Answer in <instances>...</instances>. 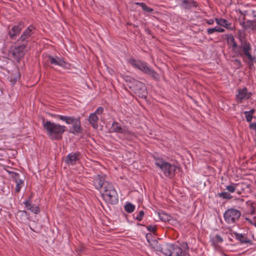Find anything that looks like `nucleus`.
Instances as JSON below:
<instances>
[{"label":"nucleus","instance_id":"1","mask_svg":"<svg viewBox=\"0 0 256 256\" xmlns=\"http://www.w3.org/2000/svg\"><path fill=\"white\" fill-rule=\"evenodd\" d=\"M42 126L46 131L47 134L52 140H58L62 138V136L66 130L64 126L51 122L49 120H42Z\"/></svg>","mask_w":256,"mask_h":256},{"label":"nucleus","instance_id":"2","mask_svg":"<svg viewBox=\"0 0 256 256\" xmlns=\"http://www.w3.org/2000/svg\"><path fill=\"white\" fill-rule=\"evenodd\" d=\"M124 80L128 86L139 97L142 98L146 97L147 92L144 83L128 76H126Z\"/></svg>","mask_w":256,"mask_h":256},{"label":"nucleus","instance_id":"3","mask_svg":"<svg viewBox=\"0 0 256 256\" xmlns=\"http://www.w3.org/2000/svg\"><path fill=\"white\" fill-rule=\"evenodd\" d=\"M154 164L162 172L164 176L170 178H172L174 176L177 168L174 164L160 158H154Z\"/></svg>","mask_w":256,"mask_h":256},{"label":"nucleus","instance_id":"4","mask_svg":"<svg viewBox=\"0 0 256 256\" xmlns=\"http://www.w3.org/2000/svg\"><path fill=\"white\" fill-rule=\"evenodd\" d=\"M128 63L133 67L139 69L140 70L152 76L154 79H158L159 78L158 74L150 67L145 62L131 58L128 60Z\"/></svg>","mask_w":256,"mask_h":256},{"label":"nucleus","instance_id":"5","mask_svg":"<svg viewBox=\"0 0 256 256\" xmlns=\"http://www.w3.org/2000/svg\"><path fill=\"white\" fill-rule=\"evenodd\" d=\"M56 116L58 118L65 122L67 124L72 125V130H70V133L76 134L82 132V128L81 126L80 118H75L73 116L62 115H57Z\"/></svg>","mask_w":256,"mask_h":256},{"label":"nucleus","instance_id":"6","mask_svg":"<svg viewBox=\"0 0 256 256\" xmlns=\"http://www.w3.org/2000/svg\"><path fill=\"white\" fill-rule=\"evenodd\" d=\"M102 196L104 200L110 204L118 202V196L116 190L110 183H106Z\"/></svg>","mask_w":256,"mask_h":256},{"label":"nucleus","instance_id":"7","mask_svg":"<svg viewBox=\"0 0 256 256\" xmlns=\"http://www.w3.org/2000/svg\"><path fill=\"white\" fill-rule=\"evenodd\" d=\"M240 48L243 52H240L239 55L242 58H244V56L247 58L248 60L246 61L244 58V61L246 62L249 66L251 68L254 66V62L256 61V58L255 56L250 54V52L252 50V47L250 44L248 42H244L242 43Z\"/></svg>","mask_w":256,"mask_h":256},{"label":"nucleus","instance_id":"8","mask_svg":"<svg viewBox=\"0 0 256 256\" xmlns=\"http://www.w3.org/2000/svg\"><path fill=\"white\" fill-rule=\"evenodd\" d=\"M241 213L240 210L234 208L228 209L224 214V220L228 224H234L238 221Z\"/></svg>","mask_w":256,"mask_h":256},{"label":"nucleus","instance_id":"9","mask_svg":"<svg viewBox=\"0 0 256 256\" xmlns=\"http://www.w3.org/2000/svg\"><path fill=\"white\" fill-rule=\"evenodd\" d=\"M250 96L251 94L248 92V90L246 88H243L238 90L236 99L238 102L241 103L243 100L248 99Z\"/></svg>","mask_w":256,"mask_h":256},{"label":"nucleus","instance_id":"10","mask_svg":"<svg viewBox=\"0 0 256 256\" xmlns=\"http://www.w3.org/2000/svg\"><path fill=\"white\" fill-rule=\"evenodd\" d=\"M170 256H189L186 250H182L178 246L172 244Z\"/></svg>","mask_w":256,"mask_h":256},{"label":"nucleus","instance_id":"11","mask_svg":"<svg viewBox=\"0 0 256 256\" xmlns=\"http://www.w3.org/2000/svg\"><path fill=\"white\" fill-rule=\"evenodd\" d=\"M106 183H110L105 180L104 177L100 174L96 175L94 180V184L95 188L100 190L102 188H104V185Z\"/></svg>","mask_w":256,"mask_h":256},{"label":"nucleus","instance_id":"12","mask_svg":"<svg viewBox=\"0 0 256 256\" xmlns=\"http://www.w3.org/2000/svg\"><path fill=\"white\" fill-rule=\"evenodd\" d=\"M24 48L25 46H24L14 48L12 52V56L16 60H18L24 56L25 54Z\"/></svg>","mask_w":256,"mask_h":256},{"label":"nucleus","instance_id":"13","mask_svg":"<svg viewBox=\"0 0 256 256\" xmlns=\"http://www.w3.org/2000/svg\"><path fill=\"white\" fill-rule=\"evenodd\" d=\"M80 159V156L78 152H72L68 154L66 158V162L68 165H74Z\"/></svg>","mask_w":256,"mask_h":256},{"label":"nucleus","instance_id":"14","mask_svg":"<svg viewBox=\"0 0 256 256\" xmlns=\"http://www.w3.org/2000/svg\"><path fill=\"white\" fill-rule=\"evenodd\" d=\"M48 60L51 64H52L64 68L66 66V63L64 62V60L62 58L58 56L53 57L50 56H48Z\"/></svg>","mask_w":256,"mask_h":256},{"label":"nucleus","instance_id":"15","mask_svg":"<svg viewBox=\"0 0 256 256\" xmlns=\"http://www.w3.org/2000/svg\"><path fill=\"white\" fill-rule=\"evenodd\" d=\"M111 130L112 132L130 134V132L128 130H126L124 127H122L118 123L116 122L112 124L111 127Z\"/></svg>","mask_w":256,"mask_h":256},{"label":"nucleus","instance_id":"16","mask_svg":"<svg viewBox=\"0 0 256 256\" xmlns=\"http://www.w3.org/2000/svg\"><path fill=\"white\" fill-rule=\"evenodd\" d=\"M240 24L245 30L251 29L253 31L256 30V24L253 20L240 21Z\"/></svg>","mask_w":256,"mask_h":256},{"label":"nucleus","instance_id":"17","mask_svg":"<svg viewBox=\"0 0 256 256\" xmlns=\"http://www.w3.org/2000/svg\"><path fill=\"white\" fill-rule=\"evenodd\" d=\"M215 21L216 24L222 26L224 27L225 28L230 30H234V27L232 26L231 23L228 22L224 18H216Z\"/></svg>","mask_w":256,"mask_h":256},{"label":"nucleus","instance_id":"18","mask_svg":"<svg viewBox=\"0 0 256 256\" xmlns=\"http://www.w3.org/2000/svg\"><path fill=\"white\" fill-rule=\"evenodd\" d=\"M22 30V27L20 25L14 26L12 29L9 30L8 34L12 39H15L20 34Z\"/></svg>","mask_w":256,"mask_h":256},{"label":"nucleus","instance_id":"19","mask_svg":"<svg viewBox=\"0 0 256 256\" xmlns=\"http://www.w3.org/2000/svg\"><path fill=\"white\" fill-rule=\"evenodd\" d=\"M34 29L32 26H29L22 33L20 38V40L23 42L30 38L32 34V30Z\"/></svg>","mask_w":256,"mask_h":256},{"label":"nucleus","instance_id":"20","mask_svg":"<svg viewBox=\"0 0 256 256\" xmlns=\"http://www.w3.org/2000/svg\"><path fill=\"white\" fill-rule=\"evenodd\" d=\"M146 237L150 246L155 251L159 252L162 246L158 242L155 238L149 239L148 235H146Z\"/></svg>","mask_w":256,"mask_h":256},{"label":"nucleus","instance_id":"21","mask_svg":"<svg viewBox=\"0 0 256 256\" xmlns=\"http://www.w3.org/2000/svg\"><path fill=\"white\" fill-rule=\"evenodd\" d=\"M172 244H164L162 246V247L160 250V252H161L164 256H170V250L172 248Z\"/></svg>","mask_w":256,"mask_h":256},{"label":"nucleus","instance_id":"22","mask_svg":"<svg viewBox=\"0 0 256 256\" xmlns=\"http://www.w3.org/2000/svg\"><path fill=\"white\" fill-rule=\"evenodd\" d=\"M88 120L90 124L94 128L96 129L98 128V118L96 114H91L89 116Z\"/></svg>","mask_w":256,"mask_h":256},{"label":"nucleus","instance_id":"23","mask_svg":"<svg viewBox=\"0 0 256 256\" xmlns=\"http://www.w3.org/2000/svg\"><path fill=\"white\" fill-rule=\"evenodd\" d=\"M24 203L25 204V206L27 208V209L30 210L34 214H38L39 212L40 209L38 206L32 204L28 201H26Z\"/></svg>","mask_w":256,"mask_h":256},{"label":"nucleus","instance_id":"24","mask_svg":"<svg viewBox=\"0 0 256 256\" xmlns=\"http://www.w3.org/2000/svg\"><path fill=\"white\" fill-rule=\"evenodd\" d=\"M254 204L250 201H248L246 202V212L250 214H255Z\"/></svg>","mask_w":256,"mask_h":256},{"label":"nucleus","instance_id":"25","mask_svg":"<svg viewBox=\"0 0 256 256\" xmlns=\"http://www.w3.org/2000/svg\"><path fill=\"white\" fill-rule=\"evenodd\" d=\"M224 29L219 26H216L207 30V32L208 34H212L214 32H224Z\"/></svg>","mask_w":256,"mask_h":256},{"label":"nucleus","instance_id":"26","mask_svg":"<svg viewBox=\"0 0 256 256\" xmlns=\"http://www.w3.org/2000/svg\"><path fill=\"white\" fill-rule=\"evenodd\" d=\"M16 192L18 193L20 192L21 188L24 186V182L22 180H20L18 178H16Z\"/></svg>","mask_w":256,"mask_h":256},{"label":"nucleus","instance_id":"27","mask_svg":"<svg viewBox=\"0 0 256 256\" xmlns=\"http://www.w3.org/2000/svg\"><path fill=\"white\" fill-rule=\"evenodd\" d=\"M159 218L162 221L166 222L170 220L171 217L170 215L164 213V212H160L158 213Z\"/></svg>","mask_w":256,"mask_h":256},{"label":"nucleus","instance_id":"28","mask_svg":"<svg viewBox=\"0 0 256 256\" xmlns=\"http://www.w3.org/2000/svg\"><path fill=\"white\" fill-rule=\"evenodd\" d=\"M228 42L232 44V50H234L235 49L238 47V44L234 40V37L232 36H230L228 37Z\"/></svg>","mask_w":256,"mask_h":256},{"label":"nucleus","instance_id":"29","mask_svg":"<svg viewBox=\"0 0 256 256\" xmlns=\"http://www.w3.org/2000/svg\"><path fill=\"white\" fill-rule=\"evenodd\" d=\"M134 208L135 206L131 203H128L124 206L125 210L128 213L133 212Z\"/></svg>","mask_w":256,"mask_h":256},{"label":"nucleus","instance_id":"30","mask_svg":"<svg viewBox=\"0 0 256 256\" xmlns=\"http://www.w3.org/2000/svg\"><path fill=\"white\" fill-rule=\"evenodd\" d=\"M234 235L236 238L238 240L242 242H247L246 237V236L245 234L234 233Z\"/></svg>","mask_w":256,"mask_h":256},{"label":"nucleus","instance_id":"31","mask_svg":"<svg viewBox=\"0 0 256 256\" xmlns=\"http://www.w3.org/2000/svg\"><path fill=\"white\" fill-rule=\"evenodd\" d=\"M238 184H232L226 186V190L230 192H234Z\"/></svg>","mask_w":256,"mask_h":256},{"label":"nucleus","instance_id":"32","mask_svg":"<svg viewBox=\"0 0 256 256\" xmlns=\"http://www.w3.org/2000/svg\"><path fill=\"white\" fill-rule=\"evenodd\" d=\"M219 196L222 198L227 200L231 199L232 198V196L230 194L226 192H223L219 194Z\"/></svg>","mask_w":256,"mask_h":256},{"label":"nucleus","instance_id":"33","mask_svg":"<svg viewBox=\"0 0 256 256\" xmlns=\"http://www.w3.org/2000/svg\"><path fill=\"white\" fill-rule=\"evenodd\" d=\"M245 219L249 224L256 226V216H254L252 218H246Z\"/></svg>","mask_w":256,"mask_h":256},{"label":"nucleus","instance_id":"34","mask_svg":"<svg viewBox=\"0 0 256 256\" xmlns=\"http://www.w3.org/2000/svg\"><path fill=\"white\" fill-rule=\"evenodd\" d=\"M246 120L248 122H250L252 119V115L249 112L246 111L244 112Z\"/></svg>","mask_w":256,"mask_h":256},{"label":"nucleus","instance_id":"35","mask_svg":"<svg viewBox=\"0 0 256 256\" xmlns=\"http://www.w3.org/2000/svg\"><path fill=\"white\" fill-rule=\"evenodd\" d=\"M141 7L144 10L148 12H152L154 11V10L152 8L148 7L146 4H141Z\"/></svg>","mask_w":256,"mask_h":256},{"label":"nucleus","instance_id":"36","mask_svg":"<svg viewBox=\"0 0 256 256\" xmlns=\"http://www.w3.org/2000/svg\"><path fill=\"white\" fill-rule=\"evenodd\" d=\"M236 68H240L242 66V64L240 60L236 59L232 60Z\"/></svg>","mask_w":256,"mask_h":256},{"label":"nucleus","instance_id":"37","mask_svg":"<svg viewBox=\"0 0 256 256\" xmlns=\"http://www.w3.org/2000/svg\"><path fill=\"white\" fill-rule=\"evenodd\" d=\"M19 79L18 74L14 75L12 74L10 76V82L12 83V84H14L15 82Z\"/></svg>","mask_w":256,"mask_h":256},{"label":"nucleus","instance_id":"38","mask_svg":"<svg viewBox=\"0 0 256 256\" xmlns=\"http://www.w3.org/2000/svg\"><path fill=\"white\" fill-rule=\"evenodd\" d=\"M212 240L214 242H218V243L222 242L223 241V240H222V238L220 236H219L218 234H217L215 236H214L212 238Z\"/></svg>","mask_w":256,"mask_h":256},{"label":"nucleus","instance_id":"39","mask_svg":"<svg viewBox=\"0 0 256 256\" xmlns=\"http://www.w3.org/2000/svg\"><path fill=\"white\" fill-rule=\"evenodd\" d=\"M144 212L142 210L139 212L137 216L136 217V220H137L138 221H140L144 216Z\"/></svg>","mask_w":256,"mask_h":256},{"label":"nucleus","instance_id":"40","mask_svg":"<svg viewBox=\"0 0 256 256\" xmlns=\"http://www.w3.org/2000/svg\"><path fill=\"white\" fill-rule=\"evenodd\" d=\"M104 112V108L102 107H98L97 110H96V111L94 112V114H96L97 116V115H100V114H101Z\"/></svg>","mask_w":256,"mask_h":256},{"label":"nucleus","instance_id":"41","mask_svg":"<svg viewBox=\"0 0 256 256\" xmlns=\"http://www.w3.org/2000/svg\"><path fill=\"white\" fill-rule=\"evenodd\" d=\"M148 229L150 232H154L156 231V228L154 226H148Z\"/></svg>","mask_w":256,"mask_h":256},{"label":"nucleus","instance_id":"42","mask_svg":"<svg viewBox=\"0 0 256 256\" xmlns=\"http://www.w3.org/2000/svg\"><path fill=\"white\" fill-rule=\"evenodd\" d=\"M250 128H252V129H254V130H256V122H254V123L250 124Z\"/></svg>","mask_w":256,"mask_h":256},{"label":"nucleus","instance_id":"43","mask_svg":"<svg viewBox=\"0 0 256 256\" xmlns=\"http://www.w3.org/2000/svg\"><path fill=\"white\" fill-rule=\"evenodd\" d=\"M206 20V23L210 25L213 24L214 23V20L212 19L208 20Z\"/></svg>","mask_w":256,"mask_h":256},{"label":"nucleus","instance_id":"44","mask_svg":"<svg viewBox=\"0 0 256 256\" xmlns=\"http://www.w3.org/2000/svg\"><path fill=\"white\" fill-rule=\"evenodd\" d=\"M250 112V114H251L252 115L254 114V112H255V110L254 109H252L248 111Z\"/></svg>","mask_w":256,"mask_h":256},{"label":"nucleus","instance_id":"45","mask_svg":"<svg viewBox=\"0 0 256 256\" xmlns=\"http://www.w3.org/2000/svg\"><path fill=\"white\" fill-rule=\"evenodd\" d=\"M18 214H20L22 215L24 214H26V212L24 211H20Z\"/></svg>","mask_w":256,"mask_h":256},{"label":"nucleus","instance_id":"46","mask_svg":"<svg viewBox=\"0 0 256 256\" xmlns=\"http://www.w3.org/2000/svg\"><path fill=\"white\" fill-rule=\"evenodd\" d=\"M144 4V2H136L135 4H137V5H139L141 6V4Z\"/></svg>","mask_w":256,"mask_h":256},{"label":"nucleus","instance_id":"47","mask_svg":"<svg viewBox=\"0 0 256 256\" xmlns=\"http://www.w3.org/2000/svg\"><path fill=\"white\" fill-rule=\"evenodd\" d=\"M254 118H256V117H254Z\"/></svg>","mask_w":256,"mask_h":256}]
</instances>
